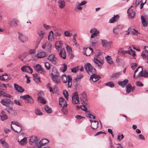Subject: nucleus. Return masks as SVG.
<instances>
[{
	"instance_id": "obj_1",
	"label": "nucleus",
	"mask_w": 148,
	"mask_h": 148,
	"mask_svg": "<svg viewBox=\"0 0 148 148\" xmlns=\"http://www.w3.org/2000/svg\"><path fill=\"white\" fill-rule=\"evenodd\" d=\"M61 79L64 83H66L68 82V86L69 88H70L71 87L72 78L71 76L69 75L66 76V75L64 74L61 76Z\"/></svg>"
},
{
	"instance_id": "obj_2",
	"label": "nucleus",
	"mask_w": 148,
	"mask_h": 148,
	"mask_svg": "<svg viewBox=\"0 0 148 148\" xmlns=\"http://www.w3.org/2000/svg\"><path fill=\"white\" fill-rule=\"evenodd\" d=\"M84 68L90 75L95 74L96 72L95 69L89 63H87L84 65Z\"/></svg>"
},
{
	"instance_id": "obj_3",
	"label": "nucleus",
	"mask_w": 148,
	"mask_h": 148,
	"mask_svg": "<svg viewBox=\"0 0 148 148\" xmlns=\"http://www.w3.org/2000/svg\"><path fill=\"white\" fill-rule=\"evenodd\" d=\"M19 22V20L16 18H13L8 22V24L11 27H16Z\"/></svg>"
},
{
	"instance_id": "obj_4",
	"label": "nucleus",
	"mask_w": 148,
	"mask_h": 148,
	"mask_svg": "<svg viewBox=\"0 0 148 148\" xmlns=\"http://www.w3.org/2000/svg\"><path fill=\"white\" fill-rule=\"evenodd\" d=\"M35 69L38 73L41 74L42 75H45L46 73L45 71L43 69L41 65L37 64L34 66Z\"/></svg>"
},
{
	"instance_id": "obj_5",
	"label": "nucleus",
	"mask_w": 148,
	"mask_h": 148,
	"mask_svg": "<svg viewBox=\"0 0 148 148\" xmlns=\"http://www.w3.org/2000/svg\"><path fill=\"white\" fill-rule=\"evenodd\" d=\"M38 34L39 35L38 39L36 43V45H38L40 42L43 36L45 34V32L41 29H39L38 31Z\"/></svg>"
},
{
	"instance_id": "obj_6",
	"label": "nucleus",
	"mask_w": 148,
	"mask_h": 148,
	"mask_svg": "<svg viewBox=\"0 0 148 148\" xmlns=\"http://www.w3.org/2000/svg\"><path fill=\"white\" fill-rule=\"evenodd\" d=\"M18 38L23 43H24L28 40V38L23 33L18 32Z\"/></svg>"
},
{
	"instance_id": "obj_7",
	"label": "nucleus",
	"mask_w": 148,
	"mask_h": 148,
	"mask_svg": "<svg viewBox=\"0 0 148 148\" xmlns=\"http://www.w3.org/2000/svg\"><path fill=\"white\" fill-rule=\"evenodd\" d=\"M49 141L46 139H42L39 140L38 143L37 144V147L38 148H41L45 144L49 142Z\"/></svg>"
},
{
	"instance_id": "obj_8",
	"label": "nucleus",
	"mask_w": 148,
	"mask_h": 148,
	"mask_svg": "<svg viewBox=\"0 0 148 148\" xmlns=\"http://www.w3.org/2000/svg\"><path fill=\"white\" fill-rule=\"evenodd\" d=\"M21 69L23 72H28L30 73H32L33 72V70L32 69L28 66H24L21 67Z\"/></svg>"
},
{
	"instance_id": "obj_9",
	"label": "nucleus",
	"mask_w": 148,
	"mask_h": 148,
	"mask_svg": "<svg viewBox=\"0 0 148 148\" xmlns=\"http://www.w3.org/2000/svg\"><path fill=\"white\" fill-rule=\"evenodd\" d=\"M48 59L53 64L56 65L57 64V58L54 55L51 54L49 55Z\"/></svg>"
},
{
	"instance_id": "obj_10",
	"label": "nucleus",
	"mask_w": 148,
	"mask_h": 148,
	"mask_svg": "<svg viewBox=\"0 0 148 148\" xmlns=\"http://www.w3.org/2000/svg\"><path fill=\"white\" fill-rule=\"evenodd\" d=\"M123 25H119L115 27L113 29V32L116 35H117L120 30L123 27Z\"/></svg>"
},
{
	"instance_id": "obj_11",
	"label": "nucleus",
	"mask_w": 148,
	"mask_h": 148,
	"mask_svg": "<svg viewBox=\"0 0 148 148\" xmlns=\"http://www.w3.org/2000/svg\"><path fill=\"white\" fill-rule=\"evenodd\" d=\"M93 51L92 49L91 48H84L83 53L87 56H90Z\"/></svg>"
},
{
	"instance_id": "obj_12",
	"label": "nucleus",
	"mask_w": 148,
	"mask_h": 148,
	"mask_svg": "<svg viewBox=\"0 0 148 148\" xmlns=\"http://www.w3.org/2000/svg\"><path fill=\"white\" fill-rule=\"evenodd\" d=\"M93 61L95 64L96 67H101L103 63V61H100L96 58H94L93 59Z\"/></svg>"
},
{
	"instance_id": "obj_13",
	"label": "nucleus",
	"mask_w": 148,
	"mask_h": 148,
	"mask_svg": "<svg viewBox=\"0 0 148 148\" xmlns=\"http://www.w3.org/2000/svg\"><path fill=\"white\" fill-rule=\"evenodd\" d=\"M40 139L37 138L36 136H32L30 138V143H35L37 146V144L38 143Z\"/></svg>"
},
{
	"instance_id": "obj_14",
	"label": "nucleus",
	"mask_w": 148,
	"mask_h": 148,
	"mask_svg": "<svg viewBox=\"0 0 148 148\" xmlns=\"http://www.w3.org/2000/svg\"><path fill=\"white\" fill-rule=\"evenodd\" d=\"M51 46V45L48 42L45 43L42 45V47L43 49H46L47 51L50 52Z\"/></svg>"
},
{
	"instance_id": "obj_15",
	"label": "nucleus",
	"mask_w": 148,
	"mask_h": 148,
	"mask_svg": "<svg viewBox=\"0 0 148 148\" xmlns=\"http://www.w3.org/2000/svg\"><path fill=\"white\" fill-rule=\"evenodd\" d=\"M14 86L15 90L18 92L20 93H22L24 92V89L21 86H19L17 84H14Z\"/></svg>"
},
{
	"instance_id": "obj_16",
	"label": "nucleus",
	"mask_w": 148,
	"mask_h": 148,
	"mask_svg": "<svg viewBox=\"0 0 148 148\" xmlns=\"http://www.w3.org/2000/svg\"><path fill=\"white\" fill-rule=\"evenodd\" d=\"M59 56L63 59H64L66 58V53L64 49H62L59 53Z\"/></svg>"
},
{
	"instance_id": "obj_17",
	"label": "nucleus",
	"mask_w": 148,
	"mask_h": 148,
	"mask_svg": "<svg viewBox=\"0 0 148 148\" xmlns=\"http://www.w3.org/2000/svg\"><path fill=\"white\" fill-rule=\"evenodd\" d=\"M90 121L91 123V127L92 129H95L97 128L98 127V125L99 124L98 122L95 120L92 121L91 120H90Z\"/></svg>"
},
{
	"instance_id": "obj_18",
	"label": "nucleus",
	"mask_w": 148,
	"mask_h": 148,
	"mask_svg": "<svg viewBox=\"0 0 148 148\" xmlns=\"http://www.w3.org/2000/svg\"><path fill=\"white\" fill-rule=\"evenodd\" d=\"M38 96L37 97L38 100L41 103L45 104L46 103V101L44 99L41 97L42 96L41 95V92H40L38 94Z\"/></svg>"
},
{
	"instance_id": "obj_19",
	"label": "nucleus",
	"mask_w": 148,
	"mask_h": 148,
	"mask_svg": "<svg viewBox=\"0 0 148 148\" xmlns=\"http://www.w3.org/2000/svg\"><path fill=\"white\" fill-rule=\"evenodd\" d=\"M126 92L128 93L134 91V87H132L131 85L129 83L126 86Z\"/></svg>"
},
{
	"instance_id": "obj_20",
	"label": "nucleus",
	"mask_w": 148,
	"mask_h": 148,
	"mask_svg": "<svg viewBox=\"0 0 148 148\" xmlns=\"http://www.w3.org/2000/svg\"><path fill=\"white\" fill-rule=\"evenodd\" d=\"M119 17V16L118 15H114L110 20L109 22L110 23H113L114 22H116L118 20Z\"/></svg>"
},
{
	"instance_id": "obj_21",
	"label": "nucleus",
	"mask_w": 148,
	"mask_h": 148,
	"mask_svg": "<svg viewBox=\"0 0 148 148\" xmlns=\"http://www.w3.org/2000/svg\"><path fill=\"white\" fill-rule=\"evenodd\" d=\"M130 8L128 9L127 12L129 17L133 18L134 17L135 15V12L133 10H130Z\"/></svg>"
},
{
	"instance_id": "obj_22",
	"label": "nucleus",
	"mask_w": 148,
	"mask_h": 148,
	"mask_svg": "<svg viewBox=\"0 0 148 148\" xmlns=\"http://www.w3.org/2000/svg\"><path fill=\"white\" fill-rule=\"evenodd\" d=\"M1 119L2 121H4L8 118L7 115L5 113L4 111H2L0 114Z\"/></svg>"
},
{
	"instance_id": "obj_23",
	"label": "nucleus",
	"mask_w": 148,
	"mask_h": 148,
	"mask_svg": "<svg viewBox=\"0 0 148 148\" xmlns=\"http://www.w3.org/2000/svg\"><path fill=\"white\" fill-rule=\"evenodd\" d=\"M80 100L82 102H84L88 101V99L87 98V95L85 92H84L82 94Z\"/></svg>"
},
{
	"instance_id": "obj_24",
	"label": "nucleus",
	"mask_w": 148,
	"mask_h": 148,
	"mask_svg": "<svg viewBox=\"0 0 148 148\" xmlns=\"http://www.w3.org/2000/svg\"><path fill=\"white\" fill-rule=\"evenodd\" d=\"M59 74L57 69L55 67H53L52 69V72L51 74V76H59Z\"/></svg>"
},
{
	"instance_id": "obj_25",
	"label": "nucleus",
	"mask_w": 148,
	"mask_h": 148,
	"mask_svg": "<svg viewBox=\"0 0 148 148\" xmlns=\"http://www.w3.org/2000/svg\"><path fill=\"white\" fill-rule=\"evenodd\" d=\"M129 50L125 51V54L127 53L129 54L132 55V56L134 57L136 56L135 51L131 49V47H130L129 48Z\"/></svg>"
},
{
	"instance_id": "obj_26",
	"label": "nucleus",
	"mask_w": 148,
	"mask_h": 148,
	"mask_svg": "<svg viewBox=\"0 0 148 148\" xmlns=\"http://www.w3.org/2000/svg\"><path fill=\"white\" fill-rule=\"evenodd\" d=\"M62 45V42L61 41H57L55 44V47L57 50H59V49L61 48Z\"/></svg>"
},
{
	"instance_id": "obj_27",
	"label": "nucleus",
	"mask_w": 148,
	"mask_h": 148,
	"mask_svg": "<svg viewBox=\"0 0 148 148\" xmlns=\"http://www.w3.org/2000/svg\"><path fill=\"white\" fill-rule=\"evenodd\" d=\"M46 53L45 52H41L40 53H37L36 55V57L38 58H44L46 56Z\"/></svg>"
},
{
	"instance_id": "obj_28",
	"label": "nucleus",
	"mask_w": 148,
	"mask_h": 148,
	"mask_svg": "<svg viewBox=\"0 0 148 148\" xmlns=\"http://www.w3.org/2000/svg\"><path fill=\"white\" fill-rule=\"evenodd\" d=\"M78 2H77L75 5L74 8V10L77 12H78V10H82V8Z\"/></svg>"
},
{
	"instance_id": "obj_29",
	"label": "nucleus",
	"mask_w": 148,
	"mask_h": 148,
	"mask_svg": "<svg viewBox=\"0 0 148 148\" xmlns=\"http://www.w3.org/2000/svg\"><path fill=\"white\" fill-rule=\"evenodd\" d=\"M128 82V80L125 79L123 81H119L118 82V83L119 85L123 87H124L127 84Z\"/></svg>"
},
{
	"instance_id": "obj_30",
	"label": "nucleus",
	"mask_w": 148,
	"mask_h": 148,
	"mask_svg": "<svg viewBox=\"0 0 148 148\" xmlns=\"http://www.w3.org/2000/svg\"><path fill=\"white\" fill-rule=\"evenodd\" d=\"M51 76L53 81L56 83L58 84L60 82V79L58 78V77H60L59 76Z\"/></svg>"
},
{
	"instance_id": "obj_31",
	"label": "nucleus",
	"mask_w": 148,
	"mask_h": 148,
	"mask_svg": "<svg viewBox=\"0 0 148 148\" xmlns=\"http://www.w3.org/2000/svg\"><path fill=\"white\" fill-rule=\"evenodd\" d=\"M58 3L59 6L61 9L63 8L65 6V2L64 0H59Z\"/></svg>"
},
{
	"instance_id": "obj_32",
	"label": "nucleus",
	"mask_w": 148,
	"mask_h": 148,
	"mask_svg": "<svg viewBox=\"0 0 148 148\" xmlns=\"http://www.w3.org/2000/svg\"><path fill=\"white\" fill-rule=\"evenodd\" d=\"M0 142L2 144L4 148H8L9 147L8 144L6 142L5 140L1 139L0 140Z\"/></svg>"
},
{
	"instance_id": "obj_33",
	"label": "nucleus",
	"mask_w": 148,
	"mask_h": 148,
	"mask_svg": "<svg viewBox=\"0 0 148 148\" xmlns=\"http://www.w3.org/2000/svg\"><path fill=\"white\" fill-rule=\"evenodd\" d=\"M106 59L107 62L110 64H112L113 63V62L109 56H107L105 57Z\"/></svg>"
},
{
	"instance_id": "obj_34",
	"label": "nucleus",
	"mask_w": 148,
	"mask_h": 148,
	"mask_svg": "<svg viewBox=\"0 0 148 148\" xmlns=\"http://www.w3.org/2000/svg\"><path fill=\"white\" fill-rule=\"evenodd\" d=\"M141 19L143 26L144 27H146L147 26V23L146 21V19L143 15L141 16Z\"/></svg>"
},
{
	"instance_id": "obj_35",
	"label": "nucleus",
	"mask_w": 148,
	"mask_h": 148,
	"mask_svg": "<svg viewBox=\"0 0 148 148\" xmlns=\"http://www.w3.org/2000/svg\"><path fill=\"white\" fill-rule=\"evenodd\" d=\"M45 111L48 113H51L52 112L51 108L47 105H46L45 106Z\"/></svg>"
},
{
	"instance_id": "obj_36",
	"label": "nucleus",
	"mask_w": 148,
	"mask_h": 148,
	"mask_svg": "<svg viewBox=\"0 0 148 148\" xmlns=\"http://www.w3.org/2000/svg\"><path fill=\"white\" fill-rule=\"evenodd\" d=\"M0 102L3 105L5 106H8V105L10 104L9 101H5V99H2L1 100Z\"/></svg>"
},
{
	"instance_id": "obj_37",
	"label": "nucleus",
	"mask_w": 148,
	"mask_h": 148,
	"mask_svg": "<svg viewBox=\"0 0 148 148\" xmlns=\"http://www.w3.org/2000/svg\"><path fill=\"white\" fill-rule=\"evenodd\" d=\"M101 41L103 46L104 47H106L107 45L109 44V42L105 40H101Z\"/></svg>"
},
{
	"instance_id": "obj_38",
	"label": "nucleus",
	"mask_w": 148,
	"mask_h": 148,
	"mask_svg": "<svg viewBox=\"0 0 148 148\" xmlns=\"http://www.w3.org/2000/svg\"><path fill=\"white\" fill-rule=\"evenodd\" d=\"M27 141V138H24L19 142V144L21 145H23L26 143Z\"/></svg>"
},
{
	"instance_id": "obj_39",
	"label": "nucleus",
	"mask_w": 148,
	"mask_h": 148,
	"mask_svg": "<svg viewBox=\"0 0 148 148\" xmlns=\"http://www.w3.org/2000/svg\"><path fill=\"white\" fill-rule=\"evenodd\" d=\"M7 89L6 86L3 83H0V89L2 90H5Z\"/></svg>"
},
{
	"instance_id": "obj_40",
	"label": "nucleus",
	"mask_w": 148,
	"mask_h": 148,
	"mask_svg": "<svg viewBox=\"0 0 148 148\" xmlns=\"http://www.w3.org/2000/svg\"><path fill=\"white\" fill-rule=\"evenodd\" d=\"M95 74H92V75H91L90 78V79H92L93 81L95 82L99 79H100V77H98V78H97V79H96L95 78Z\"/></svg>"
},
{
	"instance_id": "obj_41",
	"label": "nucleus",
	"mask_w": 148,
	"mask_h": 148,
	"mask_svg": "<svg viewBox=\"0 0 148 148\" xmlns=\"http://www.w3.org/2000/svg\"><path fill=\"white\" fill-rule=\"evenodd\" d=\"M105 85L108 86L111 88H113L114 87V83L112 82H110L105 84Z\"/></svg>"
},
{
	"instance_id": "obj_42",
	"label": "nucleus",
	"mask_w": 148,
	"mask_h": 148,
	"mask_svg": "<svg viewBox=\"0 0 148 148\" xmlns=\"http://www.w3.org/2000/svg\"><path fill=\"white\" fill-rule=\"evenodd\" d=\"M67 66L66 64H64L63 66L60 68L61 71L63 73H64L67 70Z\"/></svg>"
},
{
	"instance_id": "obj_43",
	"label": "nucleus",
	"mask_w": 148,
	"mask_h": 148,
	"mask_svg": "<svg viewBox=\"0 0 148 148\" xmlns=\"http://www.w3.org/2000/svg\"><path fill=\"white\" fill-rule=\"evenodd\" d=\"M31 96H30L29 95H25L24 96H21L20 98L21 99H24V100H26L29 98H30Z\"/></svg>"
},
{
	"instance_id": "obj_44",
	"label": "nucleus",
	"mask_w": 148,
	"mask_h": 148,
	"mask_svg": "<svg viewBox=\"0 0 148 148\" xmlns=\"http://www.w3.org/2000/svg\"><path fill=\"white\" fill-rule=\"evenodd\" d=\"M131 32L132 33L133 35H136L137 36H138V34H139L138 32L134 29H132V30Z\"/></svg>"
},
{
	"instance_id": "obj_45",
	"label": "nucleus",
	"mask_w": 148,
	"mask_h": 148,
	"mask_svg": "<svg viewBox=\"0 0 148 148\" xmlns=\"http://www.w3.org/2000/svg\"><path fill=\"white\" fill-rule=\"evenodd\" d=\"M121 72H119L118 73H116L113 74L111 77V78H116L120 75Z\"/></svg>"
},
{
	"instance_id": "obj_46",
	"label": "nucleus",
	"mask_w": 148,
	"mask_h": 148,
	"mask_svg": "<svg viewBox=\"0 0 148 148\" xmlns=\"http://www.w3.org/2000/svg\"><path fill=\"white\" fill-rule=\"evenodd\" d=\"M66 101V100L64 98H60L59 99V104L62 106L63 103H64V102H65Z\"/></svg>"
},
{
	"instance_id": "obj_47",
	"label": "nucleus",
	"mask_w": 148,
	"mask_h": 148,
	"mask_svg": "<svg viewBox=\"0 0 148 148\" xmlns=\"http://www.w3.org/2000/svg\"><path fill=\"white\" fill-rule=\"evenodd\" d=\"M44 66L47 70H49L50 69V65L49 63L47 62L45 63Z\"/></svg>"
},
{
	"instance_id": "obj_48",
	"label": "nucleus",
	"mask_w": 148,
	"mask_h": 148,
	"mask_svg": "<svg viewBox=\"0 0 148 148\" xmlns=\"http://www.w3.org/2000/svg\"><path fill=\"white\" fill-rule=\"evenodd\" d=\"M75 99H72V101L73 104H77L79 103V97L75 98Z\"/></svg>"
},
{
	"instance_id": "obj_49",
	"label": "nucleus",
	"mask_w": 148,
	"mask_h": 148,
	"mask_svg": "<svg viewBox=\"0 0 148 148\" xmlns=\"http://www.w3.org/2000/svg\"><path fill=\"white\" fill-rule=\"evenodd\" d=\"M64 35L66 37H69L72 36V34L70 31H66L64 32Z\"/></svg>"
},
{
	"instance_id": "obj_50",
	"label": "nucleus",
	"mask_w": 148,
	"mask_h": 148,
	"mask_svg": "<svg viewBox=\"0 0 148 148\" xmlns=\"http://www.w3.org/2000/svg\"><path fill=\"white\" fill-rule=\"evenodd\" d=\"M34 100L32 97L30 98H29L26 101V102L28 103H33L34 102Z\"/></svg>"
},
{
	"instance_id": "obj_51",
	"label": "nucleus",
	"mask_w": 148,
	"mask_h": 148,
	"mask_svg": "<svg viewBox=\"0 0 148 148\" xmlns=\"http://www.w3.org/2000/svg\"><path fill=\"white\" fill-rule=\"evenodd\" d=\"M63 95H64L65 98L67 100H68V93L67 92V91L66 90H65L64 91L63 93Z\"/></svg>"
},
{
	"instance_id": "obj_52",
	"label": "nucleus",
	"mask_w": 148,
	"mask_h": 148,
	"mask_svg": "<svg viewBox=\"0 0 148 148\" xmlns=\"http://www.w3.org/2000/svg\"><path fill=\"white\" fill-rule=\"evenodd\" d=\"M53 36V32L52 31H51L50 32V34L48 36V39L49 40H51Z\"/></svg>"
},
{
	"instance_id": "obj_53",
	"label": "nucleus",
	"mask_w": 148,
	"mask_h": 148,
	"mask_svg": "<svg viewBox=\"0 0 148 148\" xmlns=\"http://www.w3.org/2000/svg\"><path fill=\"white\" fill-rule=\"evenodd\" d=\"M72 99H75V98L79 97L77 93L76 92H75L73 93L72 96Z\"/></svg>"
},
{
	"instance_id": "obj_54",
	"label": "nucleus",
	"mask_w": 148,
	"mask_h": 148,
	"mask_svg": "<svg viewBox=\"0 0 148 148\" xmlns=\"http://www.w3.org/2000/svg\"><path fill=\"white\" fill-rule=\"evenodd\" d=\"M66 48L69 53H72V49L70 46L68 45L66 47Z\"/></svg>"
},
{
	"instance_id": "obj_55",
	"label": "nucleus",
	"mask_w": 148,
	"mask_h": 148,
	"mask_svg": "<svg viewBox=\"0 0 148 148\" xmlns=\"http://www.w3.org/2000/svg\"><path fill=\"white\" fill-rule=\"evenodd\" d=\"M81 108L83 111L86 112L87 111V109L86 107V105L84 104H83L81 106Z\"/></svg>"
},
{
	"instance_id": "obj_56",
	"label": "nucleus",
	"mask_w": 148,
	"mask_h": 148,
	"mask_svg": "<svg viewBox=\"0 0 148 148\" xmlns=\"http://www.w3.org/2000/svg\"><path fill=\"white\" fill-rule=\"evenodd\" d=\"M123 138V134H120L118 135L117 139L119 141H120L121 140H122Z\"/></svg>"
},
{
	"instance_id": "obj_57",
	"label": "nucleus",
	"mask_w": 148,
	"mask_h": 148,
	"mask_svg": "<svg viewBox=\"0 0 148 148\" xmlns=\"http://www.w3.org/2000/svg\"><path fill=\"white\" fill-rule=\"evenodd\" d=\"M83 75H80L77 76L75 78V79L76 81H78L79 79H82L83 77Z\"/></svg>"
},
{
	"instance_id": "obj_58",
	"label": "nucleus",
	"mask_w": 148,
	"mask_h": 148,
	"mask_svg": "<svg viewBox=\"0 0 148 148\" xmlns=\"http://www.w3.org/2000/svg\"><path fill=\"white\" fill-rule=\"evenodd\" d=\"M137 64L136 63H133L132 65L131 66V68L133 70H134L136 67L137 66Z\"/></svg>"
},
{
	"instance_id": "obj_59",
	"label": "nucleus",
	"mask_w": 148,
	"mask_h": 148,
	"mask_svg": "<svg viewBox=\"0 0 148 148\" xmlns=\"http://www.w3.org/2000/svg\"><path fill=\"white\" fill-rule=\"evenodd\" d=\"M118 52L121 54H123V55H125V51L121 49L119 50Z\"/></svg>"
},
{
	"instance_id": "obj_60",
	"label": "nucleus",
	"mask_w": 148,
	"mask_h": 148,
	"mask_svg": "<svg viewBox=\"0 0 148 148\" xmlns=\"http://www.w3.org/2000/svg\"><path fill=\"white\" fill-rule=\"evenodd\" d=\"M79 70L78 67H74L71 69V71L73 73H76L77 71Z\"/></svg>"
},
{
	"instance_id": "obj_61",
	"label": "nucleus",
	"mask_w": 148,
	"mask_h": 148,
	"mask_svg": "<svg viewBox=\"0 0 148 148\" xmlns=\"http://www.w3.org/2000/svg\"><path fill=\"white\" fill-rule=\"evenodd\" d=\"M48 88L49 89V91L50 92H52L53 91H56V90H57L56 86H55V87L53 88V89H52V88L51 87H48Z\"/></svg>"
},
{
	"instance_id": "obj_62",
	"label": "nucleus",
	"mask_w": 148,
	"mask_h": 148,
	"mask_svg": "<svg viewBox=\"0 0 148 148\" xmlns=\"http://www.w3.org/2000/svg\"><path fill=\"white\" fill-rule=\"evenodd\" d=\"M132 46L134 49L138 51H140V49L138 46H135L134 45H132Z\"/></svg>"
},
{
	"instance_id": "obj_63",
	"label": "nucleus",
	"mask_w": 148,
	"mask_h": 148,
	"mask_svg": "<svg viewBox=\"0 0 148 148\" xmlns=\"http://www.w3.org/2000/svg\"><path fill=\"white\" fill-rule=\"evenodd\" d=\"M136 84L138 86H142L143 84L140 81H138L136 82Z\"/></svg>"
},
{
	"instance_id": "obj_64",
	"label": "nucleus",
	"mask_w": 148,
	"mask_h": 148,
	"mask_svg": "<svg viewBox=\"0 0 148 148\" xmlns=\"http://www.w3.org/2000/svg\"><path fill=\"white\" fill-rule=\"evenodd\" d=\"M35 114L36 115H40L42 114V113L39 110L37 109L35 112Z\"/></svg>"
}]
</instances>
